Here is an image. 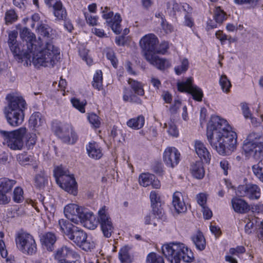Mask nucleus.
Listing matches in <instances>:
<instances>
[{"instance_id": "f257e3e1", "label": "nucleus", "mask_w": 263, "mask_h": 263, "mask_svg": "<svg viewBox=\"0 0 263 263\" xmlns=\"http://www.w3.org/2000/svg\"><path fill=\"white\" fill-rule=\"evenodd\" d=\"M206 136L212 147L220 155H229L236 148V133L226 120L219 116L212 117L207 126Z\"/></svg>"}, {"instance_id": "f03ea898", "label": "nucleus", "mask_w": 263, "mask_h": 263, "mask_svg": "<svg viewBox=\"0 0 263 263\" xmlns=\"http://www.w3.org/2000/svg\"><path fill=\"white\" fill-rule=\"evenodd\" d=\"M29 46V52H25L23 54L25 66H28L32 63L37 68L40 66L52 67L59 58V48L50 42H47L43 48L37 45L32 46L31 44Z\"/></svg>"}, {"instance_id": "7ed1b4c3", "label": "nucleus", "mask_w": 263, "mask_h": 263, "mask_svg": "<svg viewBox=\"0 0 263 263\" xmlns=\"http://www.w3.org/2000/svg\"><path fill=\"white\" fill-rule=\"evenodd\" d=\"M82 212L81 221L79 222L83 223L85 227L88 229L94 230L99 223L104 236L106 238H109L111 236L114 227L111 218L106 212L105 206L98 211L99 218L98 220L96 219L93 213L87 209L85 211Z\"/></svg>"}, {"instance_id": "20e7f679", "label": "nucleus", "mask_w": 263, "mask_h": 263, "mask_svg": "<svg viewBox=\"0 0 263 263\" xmlns=\"http://www.w3.org/2000/svg\"><path fill=\"white\" fill-rule=\"evenodd\" d=\"M7 104L4 109L7 122L12 126L21 125L24 120V111L27 108L25 100L21 96L8 94L6 98Z\"/></svg>"}, {"instance_id": "39448f33", "label": "nucleus", "mask_w": 263, "mask_h": 263, "mask_svg": "<svg viewBox=\"0 0 263 263\" xmlns=\"http://www.w3.org/2000/svg\"><path fill=\"white\" fill-rule=\"evenodd\" d=\"M164 255L172 263H180L181 260L191 262L194 259L193 253L184 244L172 243L162 247Z\"/></svg>"}, {"instance_id": "423d86ee", "label": "nucleus", "mask_w": 263, "mask_h": 263, "mask_svg": "<svg viewBox=\"0 0 263 263\" xmlns=\"http://www.w3.org/2000/svg\"><path fill=\"white\" fill-rule=\"evenodd\" d=\"M242 148L247 158L258 159L263 152V136L254 133L250 134L244 140Z\"/></svg>"}, {"instance_id": "0eeeda50", "label": "nucleus", "mask_w": 263, "mask_h": 263, "mask_svg": "<svg viewBox=\"0 0 263 263\" xmlns=\"http://www.w3.org/2000/svg\"><path fill=\"white\" fill-rule=\"evenodd\" d=\"M53 175L57 184L63 190L73 195L77 194V183L72 175L65 167L58 166L53 170Z\"/></svg>"}, {"instance_id": "6e6552de", "label": "nucleus", "mask_w": 263, "mask_h": 263, "mask_svg": "<svg viewBox=\"0 0 263 263\" xmlns=\"http://www.w3.org/2000/svg\"><path fill=\"white\" fill-rule=\"evenodd\" d=\"M26 133V128L21 127L18 129L8 132L0 129V136L3 139V144L13 150H20L23 146V138Z\"/></svg>"}, {"instance_id": "1a4fd4ad", "label": "nucleus", "mask_w": 263, "mask_h": 263, "mask_svg": "<svg viewBox=\"0 0 263 263\" xmlns=\"http://www.w3.org/2000/svg\"><path fill=\"white\" fill-rule=\"evenodd\" d=\"M17 248L24 254L32 255L37 252V247L33 237L29 233H22L15 239Z\"/></svg>"}, {"instance_id": "9d476101", "label": "nucleus", "mask_w": 263, "mask_h": 263, "mask_svg": "<svg viewBox=\"0 0 263 263\" xmlns=\"http://www.w3.org/2000/svg\"><path fill=\"white\" fill-rule=\"evenodd\" d=\"M73 229L68 238L86 251H91L95 247L93 241L87 239V235L85 232L77 227Z\"/></svg>"}, {"instance_id": "9b49d317", "label": "nucleus", "mask_w": 263, "mask_h": 263, "mask_svg": "<svg viewBox=\"0 0 263 263\" xmlns=\"http://www.w3.org/2000/svg\"><path fill=\"white\" fill-rule=\"evenodd\" d=\"M55 134L66 143L74 144L77 140V135L73 130L72 126L69 124H64L61 126L53 127Z\"/></svg>"}, {"instance_id": "f8f14e48", "label": "nucleus", "mask_w": 263, "mask_h": 263, "mask_svg": "<svg viewBox=\"0 0 263 263\" xmlns=\"http://www.w3.org/2000/svg\"><path fill=\"white\" fill-rule=\"evenodd\" d=\"M17 35V31H9L8 43L15 60L19 63H23L24 62L23 54L25 52L24 50L22 49V45L16 40Z\"/></svg>"}, {"instance_id": "ddd939ff", "label": "nucleus", "mask_w": 263, "mask_h": 263, "mask_svg": "<svg viewBox=\"0 0 263 263\" xmlns=\"http://www.w3.org/2000/svg\"><path fill=\"white\" fill-rule=\"evenodd\" d=\"M177 87L181 92H186L191 94L193 99L197 101H201L203 97L202 90L193 84V79L188 78L185 82L178 83Z\"/></svg>"}, {"instance_id": "4468645a", "label": "nucleus", "mask_w": 263, "mask_h": 263, "mask_svg": "<svg viewBox=\"0 0 263 263\" xmlns=\"http://www.w3.org/2000/svg\"><path fill=\"white\" fill-rule=\"evenodd\" d=\"M236 194L241 197H246L251 200H257L260 197V189L255 184L249 183L238 186Z\"/></svg>"}, {"instance_id": "2eb2a0df", "label": "nucleus", "mask_w": 263, "mask_h": 263, "mask_svg": "<svg viewBox=\"0 0 263 263\" xmlns=\"http://www.w3.org/2000/svg\"><path fill=\"white\" fill-rule=\"evenodd\" d=\"M180 160V154L174 147H168L163 154V160L165 164L171 168L178 165Z\"/></svg>"}, {"instance_id": "dca6fc26", "label": "nucleus", "mask_w": 263, "mask_h": 263, "mask_svg": "<svg viewBox=\"0 0 263 263\" xmlns=\"http://www.w3.org/2000/svg\"><path fill=\"white\" fill-rule=\"evenodd\" d=\"M16 183L15 180L7 178L0 179V204H5L9 202L10 198L7 194L11 191Z\"/></svg>"}, {"instance_id": "f3484780", "label": "nucleus", "mask_w": 263, "mask_h": 263, "mask_svg": "<svg viewBox=\"0 0 263 263\" xmlns=\"http://www.w3.org/2000/svg\"><path fill=\"white\" fill-rule=\"evenodd\" d=\"M86 209L79 206L78 205L71 203L64 208V214L67 218L74 223H78L81 221L82 212L85 211Z\"/></svg>"}, {"instance_id": "a211bd4d", "label": "nucleus", "mask_w": 263, "mask_h": 263, "mask_svg": "<svg viewBox=\"0 0 263 263\" xmlns=\"http://www.w3.org/2000/svg\"><path fill=\"white\" fill-rule=\"evenodd\" d=\"M40 240L44 249L52 252L54 249L55 244L58 240V236L53 232H47L40 235Z\"/></svg>"}, {"instance_id": "6ab92c4d", "label": "nucleus", "mask_w": 263, "mask_h": 263, "mask_svg": "<svg viewBox=\"0 0 263 263\" xmlns=\"http://www.w3.org/2000/svg\"><path fill=\"white\" fill-rule=\"evenodd\" d=\"M114 15L112 11H108V12L103 14V17L108 20L111 19ZM122 21V18L119 13H116L113 19L110 21H106L108 25L111 28L112 30L117 34H120L121 31V28L120 23Z\"/></svg>"}, {"instance_id": "aec40b11", "label": "nucleus", "mask_w": 263, "mask_h": 263, "mask_svg": "<svg viewBox=\"0 0 263 263\" xmlns=\"http://www.w3.org/2000/svg\"><path fill=\"white\" fill-rule=\"evenodd\" d=\"M79 257L78 254L73 250L66 246H63L59 248L54 253L55 259L66 260L65 258L77 259Z\"/></svg>"}, {"instance_id": "412c9836", "label": "nucleus", "mask_w": 263, "mask_h": 263, "mask_svg": "<svg viewBox=\"0 0 263 263\" xmlns=\"http://www.w3.org/2000/svg\"><path fill=\"white\" fill-rule=\"evenodd\" d=\"M194 147L196 154L201 160V162L210 163L211 155L204 143L200 141L196 140L195 142Z\"/></svg>"}, {"instance_id": "4be33fe9", "label": "nucleus", "mask_w": 263, "mask_h": 263, "mask_svg": "<svg viewBox=\"0 0 263 263\" xmlns=\"http://www.w3.org/2000/svg\"><path fill=\"white\" fill-rule=\"evenodd\" d=\"M20 37L23 40V42H26V48H22L24 50V52H29L30 46L31 44L32 46H36V45L34 44L36 42L35 35L30 31L27 28H23L20 31Z\"/></svg>"}, {"instance_id": "5701e85b", "label": "nucleus", "mask_w": 263, "mask_h": 263, "mask_svg": "<svg viewBox=\"0 0 263 263\" xmlns=\"http://www.w3.org/2000/svg\"><path fill=\"white\" fill-rule=\"evenodd\" d=\"M232 206L234 211L238 213H246L250 210V206L243 199L234 197L231 199Z\"/></svg>"}, {"instance_id": "b1692460", "label": "nucleus", "mask_w": 263, "mask_h": 263, "mask_svg": "<svg viewBox=\"0 0 263 263\" xmlns=\"http://www.w3.org/2000/svg\"><path fill=\"white\" fill-rule=\"evenodd\" d=\"M172 203L177 213H183L186 211V206L183 201L182 194L181 192L177 191L174 193Z\"/></svg>"}, {"instance_id": "393cba45", "label": "nucleus", "mask_w": 263, "mask_h": 263, "mask_svg": "<svg viewBox=\"0 0 263 263\" xmlns=\"http://www.w3.org/2000/svg\"><path fill=\"white\" fill-rule=\"evenodd\" d=\"M149 63L160 70H164L170 68L172 64L170 60L160 58L158 56H152L151 59H149Z\"/></svg>"}, {"instance_id": "a878e982", "label": "nucleus", "mask_w": 263, "mask_h": 263, "mask_svg": "<svg viewBox=\"0 0 263 263\" xmlns=\"http://www.w3.org/2000/svg\"><path fill=\"white\" fill-rule=\"evenodd\" d=\"M191 240L198 250L202 251L205 249L206 241L201 232L198 231L193 234Z\"/></svg>"}, {"instance_id": "bb28decb", "label": "nucleus", "mask_w": 263, "mask_h": 263, "mask_svg": "<svg viewBox=\"0 0 263 263\" xmlns=\"http://www.w3.org/2000/svg\"><path fill=\"white\" fill-rule=\"evenodd\" d=\"M29 124L35 129L45 124V121L42 115L39 112H35L30 116Z\"/></svg>"}, {"instance_id": "cd10ccee", "label": "nucleus", "mask_w": 263, "mask_h": 263, "mask_svg": "<svg viewBox=\"0 0 263 263\" xmlns=\"http://www.w3.org/2000/svg\"><path fill=\"white\" fill-rule=\"evenodd\" d=\"M86 149L89 156L93 159H99L102 156L100 147L96 142H90Z\"/></svg>"}, {"instance_id": "c85d7f7f", "label": "nucleus", "mask_w": 263, "mask_h": 263, "mask_svg": "<svg viewBox=\"0 0 263 263\" xmlns=\"http://www.w3.org/2000/svg\"><path fill=\"white\" fill-rule=\"evenodd\" d=\"M48 182V176L44 172H40L34 178V185L39 189H44Z\"/></svg>"}, {"instance_id": "c756f323", "label": "nucleus", "mask_w": 263, "mask_h": 263, "mask_svg": "<svg viewBox=\"0 0 263 263\" xmlns=\"http://www.w3.org/2000/svg\"><path fill=\"white\" fill-rule=\"evenodd\" d=\"M58 226L62 233L67 236V237L70 235L73 231L74 228L76 226H73L69 221L61 219L59 220Z\"/></svg>"}, {"instance_id": "7c9ffc66", "label": "nucleus", "mask_w": 263, "mask_h": 263, "mask_svg": "<svg viewBox=\"0 0 263 263\" xmlns=\"http://www.w3.org/2000/svg\"><path fill=\"white\" fill-rule=\"evenodd\" d=\"M36 28L38 33L41 35L49 40L53 38V30L47 24L42 23L37 25Z\"/></svg>"}, {"instance_id": "2f4dec72", "label": "nucleus", "mask_w": 263, "mask_h": 263, "mask_svg": "<svg viewBox=\"0 0 263 263\" xmlns=\"http://www.w3.org/2000/svg\"><path fill=\"white\" fill-rule=\"evenodd\" d=\"M203 162L197 161L193 164L191 167L193 175L197 179H201L204 175Z\"/></svg>"}, {"instance_id": "473e14b6", "label": "nucleus", "mask_w": 263, "mask_h": 263, "mask_svg": "<svg viewBox=\"0 0 263 263\" xmlns=\"http://www.w3.org/2000/svg\"><path fill=\"white\" fill-rule=\"evenodd\" d=\"M144 124V118L142 116H139L137 118H132L127 122L128 127L134 129H138L143 127Z\"/></svg>"}, {"instance_id": "72a5a7b5", "label": "nucleus", "mask_w": 263, "mask_h": 263, "mask_svg": "<svg viewBox=\"0 0 263 263\" xmlns=\"http://www.w3.org/2000/svg\"><path fill=\"white\" fill-rule=\"evenodd\" d=\"M189 68V61L186 58L180 59V64L175 67L174 70L177 75L185 72Z\"/></svg>"}, {"instance_id": "f704fd0d", "label": "nucleus", "mask_w": 263, "mask_h": 263, "mask_svg": "<svg viewBox=\"0 0 263 263\" xmlns=\"http://www.w3.org/2000/svg\"><path fill=\"white\" fill-rule=\"evenodd\" d=\"M123 100L125 102L141 103V100L129 88H124L123 91Z\"/></svg>"}, {"instance_id": "c9c22d12", "label": "nucleus", "mask_w": 263, "mask_h": 263, "mask_svg": "<svg viewBox=\"0 0 263 263\" xmlns=\"http://www.w3.org/2000/svg\"><path fill=\"white\" fill-rule=\"evenodd\" d=\"M128 83L136 94L140 96L144 95V92L143 85L141 83L130 78L128 79Z\"/></svg>"}, {"instance_id": "e433bc0d", "label": "nucleus", "mask_w": 263, "mask_h": 263, "mask_svg": "<svg viewBox=\"0 0 263 263\" xmlns=\"http://www.w3.org/2000/svg\"><path fill=\"white\" fill-rule=\"evenodd\" d=\"M102 80L103 77L101 70H97L93 76V81L92 82V86L98 90L102 89Z\"/></svg>"}, {"instance_id": "4c0bfd02", "label": "nucleus", "mask_w": 263, "mask_h": 263, "mask_svg": "<svg viewBox=\"0 0 263 263\" xmlns=\"http://www.w3.org/2000/svg\"><path fill=\"white\" fill-rule=\"evenodd\" d=\"M254 175L261 182H263V161H260L256 164L252 166Z\"/></svg>"}, {"instance_id": "58836bf2", "label": "nucleus", "mask_w": 263, "mask_h": 263, "mask_svg": "<svg viewBox=\"0 0 263 263\" xmlns=\"http://www.w3.org/2000/svg\"><path fill=\"white\" fill-rule=\"evenodd\" d=\"M119 258L121 263H130L132 258L129 254L128 247H124L120 249L119 252Z\"/></svg>"}, {"instance_id": "ea45409f", "label": "nucleus", "mask_w": 263, "mask_h": 263, "mask_svg": "<svg viewBox=\"0 0 263 263\" xmlns=\"http://www.w3.org/2000/svg\"><path fill=\"white\" fill-rule=\"evenodd\" d=\"M141 53L145 60L148 61V34H145L139 41Z\"/></svg>"}, {"instance_id": "a19ab883", "label": "nucleus", "mask_w": 263, "mask_h": 263, "mask_svg": "<svg viewBox=\"0 0 263 263\" xmlns=\"http://www.w3.org/2000/svg\"><path fill=\"white\" fill-rule=\"evenodd\" d=\"M54 10V16L58 19L61 20L66 15V10L63 7L61 2L58 3L55 6L53 7Z\"/></svg>"}, {"instance_id": "79ce46f5", "label": "nucleus", "mask_w": 263, "mask_h": 263, "mask_svg": "<svg viewBox=\"0 0 263 263\" xmlns=\"http://www.w3.org/2000/svg\"><path fill=\"white\" fill-rule=\"evenodd\" d=\"M152 208V214L153 217L157 219L161 218L163 214V209L161 208V202H157L156 204L151 205Z\"/></svg>"}, {"instance_id": "37998d69", "label": "nucleus", "mask_w": 263, "mask_h": 263, "mask_svg": "<svg viewBox=\"0 0 263 263\" xmlns=\"http://www.w3.org/2000/svg\"><path fill=\"white\" fill-rule=\"evenodd\" d=\"M71 102L72 106L81 113H84L85 112V106L87 104L86 101H80V100L77 98H72L71 99Z\"/></svg>"}, {"instance_id": "c03bdc74", "label": "nucleus", "mask_w": 263, "mask_h": 263, "mask_svg": "<svg viewBox=\"0 0 263 263\" xmlns=\"http://www.w3.org/2000/svg\"><path fill=\"white\" fill-rule=\"evenodd\" d=\"M18 16L13 9H10L6 12L5 16L6 24H12L15 22Z\"/></svg>"}, {"instance_id": "a18cd8bd", "label": "nucleus", "mask_w": 263, "mask_h": 263, "mask_svg": "<svg viewBox=\"0 0 263 263\" xmlns=\"http://www.w3.org/2000/svg\"><path fill=\"white\" fill-rule=\"evenodd\" d=\"M219 83L223 91L225 92L229 91L231 84L226 75H223L220 77Z\"/></svg>"}, {"instance_id": "49530a36", "label": "nucleus", "mask_w": 263, "mask_h": 263, "mask_svg": "<svg viewBox=\"0 0 263 263\" xmlns=\"http://www.w3.org/2000/svg\"><path fill=\"white\" fill-rule=\"evenodd\" d=\"M214 19L215 21L219 23H222L224 20H226V13L224 11L220 9L219 7H217L214 11Z\"/></svg>"}, {"instance_id": "de8ad7c7", "label": "nucleus", "mask_w": 263, "mask_h": 263, "mask_svg": "<svg viewBox=\"0 0 263 263\" xmlns=\"http://www.w3.org/2000/svg\"><path fill=\"white\" fill-rule=\"evenodd\" d=\"M164 127L167 128V132L170 135L175 137H177L178 136V130L173 122L171 121L168 124L165 123Z\"/></svg>"}, {"instance_id": "09e8293b", "label": "nucleus", "mask_w": 263, "mask_h": 263, "mask_svg": "<svg viewBox=\"0 0 263 263\" xmlns=\"http://www.w3.org/2000/svg\"><path fill=\"white\" fill-rule=\"evenodd\" d=\"M170 47L168 42L167 41H163L160 44L159 47H158L157 49H151V52L164 54L166 53Z\"/></svg>"}, {"instance_id": "8fccbe9b", "label": "nucleus", "mask_w": 263, "mask_h": 263, "mask_svg": "<svg viewBox=\"0 0 263 263\" xmlns=\"http://www.w3.org/2000/svg\"><path fill=\"white\" fill-rule=\"evenodd\" d=\"M23 191L20 187H16L13 191V199L17 203L22 202L23 200Z\"/></svg>"}, {"instance_id": "3c124183", "label": "nucleus", "mask_w": 263, "mask_h": 263, "mask_svg": "<svg viewBox=\"0 0 263 263\" xmlns=\"http://www.w3.org/2000/svg\"><path fill=\"white\" fill-rule=\"evenodd\" d=\"M107 58L110 61L112 66L116 68L117 66L118 60L115 56V52L112 49L107 48L105 51Z\"/></svg>"}, {"instance_id": "603ef678", "label": "nucleus", "mask_w": 263, "mask_h": 263, "mask_svg": "<svg viewBox=\"0 0 263 263\" xmlns=\"http://www.w3.org/2000/svg\"><path fill=\"white\" fill-rule=\"evenodd\" d=\"M17 161L22 165L29 164L30 161V157L27 153H23L17 155Z\"/></svg>"}, {"instance_id": "864d4df0", "label": "nucleus", "mask_w": 263, "mask_h": 263, "mask_svg": "<svg viewBox=\"0 0 263 263\" xmlns=\"http://www.w3.org/2000/svg\"><path fill=\"white\" fill-rule=\"evenodd\" d=\"M158 43L157 37L154 34H149V52L151 49H157Z\"/></svg>"}, {"instance_id": "5fc2aeb1", "label": "nucleus", "mask_w": 263, "mask_h": 263, "mask_svg": "<svg viewBox=\"0 0 263 263\" xmlns=\"http://www.w3.org/2000/svg\"><path fill=\"white\" fill-rule=\"evenodd\" d=\"M160 23L162 29L165 33H171L173 31L174 28L173 26L170 24L165 18H162V21H160Z\"/></svg>"}, {"instance_id": "6e6d98bb", "label": "nucleus", "mask_w": 263, "mask_h": 263, "mask_svg": "<svg viewBox=\"0 0 263 263\" xmlns=\"http://www.w3.org/2000/svg\"><path fill=\"white\" fill-rule=\"evenodd\" d=\"M149 263H164L162 256L155 253L149 254Z\"/></svg>"}, {"instance_id": "4d7b16f0", "label": "nucleus", "mask_w": 263, "mask_h": 263, "mask_svg": "<svg viewBox=\"0 0 263 263\" xmlns=\"http://www.w3.org/2000/svg\"><path fill=\"white\" fill-rule=\"evenodd\" d=\"M220 167L222 170L223 173L224 175H227L228 171L231 169V165L229 161L226 159H222L219 163Z\"/></svg>"}, {"instance_id": "13d9d810", "label": "nucleus", "mask_w": 263, "mask_h": 263, "mask_svg": "<svg viewBox=\"0 0 263 263\" xmlns=\"http://www.w3.org/2000/svg\"><path fill=\"white\" fill-rule=\"evenodd\" d=\"M149 183L155 189H159L161 186L160 181L153 174H149Z\"/></svg>"}, {"instance_id": "bf43d9fd", "label": "nucleus", "mask_w": 263, "mask_h": 263, "mask_svg": "<svg viewBox=\"0 0 263 263\" xmlns=\"http://www.w3.org/2000/svg\"><path fill=\"white\" fill-rule=\"evenodd\" d=\"M88 119L90 124L93 125L95 127H99L100 124V122L99 119V117L95 114H91L88 117Z\"/></svg>"}, {"instance_id": "052dcab7", "label": "nucleus", "mask_w": 263, "mask_h": 263, "mask_svg": "<svg viewBox=\"0 0 263 263\" xmlns=\"http://www.w3.org/2000/svg\"><path fill=\"white\" fill-rule=\"evenodd\" d=\"M259 0H234L238 5H249L251 7L255 6Z\"/></svg>"}, {"instance_id": "680f3d73", "label": "nucleus", "mask_w": 263, "mask_h": 263, "mask_svg": "<svg viewBox=\"0 0 263 263\" xmlns=\"http://www.w3.org/2000/svg\"><path fill=\"white\" fill-rule=\"evenodd\" d=\"M139 182L140 185L147 187L148 186V174L146 173L141 174L139 177Z\"/></svg>"}, {"instance_id": "e2e57ef3", "label": "nucleus", "mask_w": 263, "mask_h": 263, "mask_svg": "<svg viewBox=\"0 0 263 263\" xmlns=\"http://www.w3.org/2000/svg\"><path fill=\"white\" fill-rule=\"evenodd\" d=\"M168 9H172L174 12L181 10V5L177 3L175 1L172 0L167 3Z\"/></svg>"}, {"instance_id": "0e129e2a", "label": "nucleus", "mask_w": 263, "mask_h": 263, "mask_svg": "<svg viewBox=\"0 0 263 263\" xmlns=\"http://www.w3.org/2000/svg\"><path fill=\"white\" fill-rule=\"evenodd\" d=\"M85 18L86 20L87 23L91 26H95L97 24L98 21V17L97 16H92L89 13H84Z\"/></svg>"}, {"instance_id": "69168bd1", "label": "nucleus", "mask_w": 263, "mask_h": 263, "mask_svg": "<svg viewBox=\"0 0 263 263\" xmlns=\"http://www.w3.org/2000/svg\"><path fill=\"white\" fill-rule=\"evenodd\" d=\"M80 55L85 61L88 65H91L92 63V59L88 57L87 52L85 49H83L80 51Z\"/></svg>"}, {"instance_id": "338daca9", "label": "nucleus", "mask_w": 263, "mask_h": 263, "mask_svg": "<svg viewBox=\"0 0 263 263\" xmlns=\"http://www.w3.org/2000/svg\"><path fill=\"white\" fill-rule=\"evenodd\" d=\"M162 164L161 162H157L152 166V170L156 174L161 175L163 174Z\"/></svg>"}, {"instance_id": "774afa93", "label": "nucleus", "mask_w": 263, "mask_h": 263, "mask_svg": "<svg viewBox=\"0 0 263 263\" xmlns=\"http://www.w3.org/2000/svg\"><path fill=\"white\" fill-rule=\"evenodd\" d=\"M183 24L185 26L189 27H192L194 25V19L192 17V14H185Z\"/></svg>"}]
</instances>
